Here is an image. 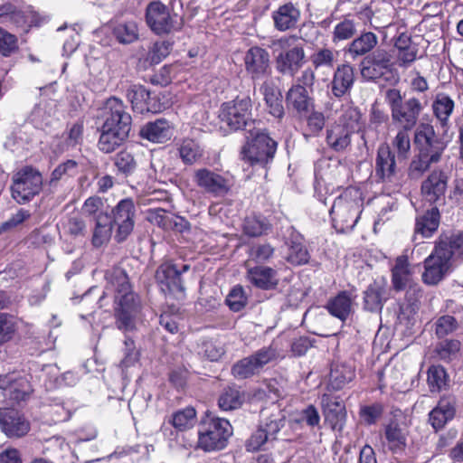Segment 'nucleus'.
I'll return each mask as SVG.
<instances>
[{
	"label": "nucleus",
	"mask_w": 463,
	"mask_h": 463,
	"mask_svg": "<svg viewBox=\"0 0 463 463\" xmlns=\"http://www.w3.org/2000/svg\"><path fill=\"white\" fill-rule=\"evenodd\" d=\"M103 123L99 128L98 147L106 154L114 152L128 137L131 116L126 111L122 100L116 97L107 99L104 106Z\"/></svg>",
	"instance_id": "1"
},
{
	"label": "nucleus",
	"mask_w": 463,
	"mask_h": 463,
	"mask_svg": "<svg viewBox=\"0 0 463 463\" xmlns=\"http://www.w3.org/2000/svg\"><path fill=\"white\" fill-rule=\"evenodd\" d=\"M414 143L417 154L412 157L408 175L412 179H418L429 170L432 164L440 161L446 148V143L439 138L430 124H422L415 132Z\"/></svg>",
	"instance_id": "2"
},
{
	"label": "nucleus",
	"mask_w": 463,
	"mask_h": 463,
	"mask_svg": "<svg viewBox=\"0 0 463 463\" xmlns=\"http://www.w3.org/2000/svg\"><path fill=\"white\" fill-rule=\"evenodd\" d=\"M106 292H113L117 304V326L119 329L128 330L132 326V313L136 311L139 302L137 301L128 283L124 269L113 268L106 273Z\"/></svg>",
	"instance_id": "3"
},
{
	"label": "nucleus",
	"mask_w": 463,
	"mask_h": 463,
	"mask_svg": "<svg viewBox=\"0 0 463 463\" xmlns=\"http://www.w3.org/2000/svg\"><path fill=\"white\" fill-rule=\"evenodd\" d=\"M363 211V199L356 188H346L334 202L330 210L333 226L337 232L353 231Z\"/></svg>",
	"instance_id": "4"
},
{
	"label": "nucleus",
	"mask_w": 463,
	"mask_h": 463,
	"mask_svg": "<svg viewBox=\"0 0 463 463\" xmlns=\"http://www.w3.org/2000/svg\"><path fill=\"white\" fill-rule=\"evenodd\" d=\"M384 100L391 110L392 121L400 128H414L424 107L415 97L403 100L399 89L389 88L384 91Z\"/></svg>",
	"instance_id": "5"
},
{
	"label": "nucleus",
	"mask_w": 463,
	"mask_h": 463,
	"mask_svg": "<svg viewBox=\"0 0 463 463\" xmlns=\"http://www.w3.org/2000/svg\"><path fill=\"white\" fill-rule=\"evenodd\" d=\"M298 37L295 34L284 35L272 40L269 47L286 50L275 59L276 70L288 76H295L306 62V52L302 45H294Z\"/></svg>",
	"instance_id": "6"
},
{
	"label": "nucleus",
	"mask_w": 463,
	"mask_h": 463,
	"mask_svg": "<svg viewBox=\"0 0 463 463\" xmlns=\"http://www.w3.org/2000/svg\"><path fill=\"white\" fill-rule=\"evenodd\" d=\"M247 143L241 148V158L250 165H266L270 162L277 150V143L260 128H249Z\"/></svg>",
	"instance_id": "7"
},
{
	"label": "nucleus",
	"mask_w": 463,
	"mask_h": 463,
	"mask_svg": "<svg viewBox=\"0 0 463 463\" xmlns=\"http://www.w3.org/2000/svg\"><path fill=\"white\" fill-rule=\"evenodd\" d=\"M219 118L231 130L237 131L254 128L252 119V102L249 96L237 97L222 105Z\"/></svg>",
	"instance_id": "8"
},
{
	"label": "nucleus",
	"mask_w": 463,
	"mask_h": 463,
	"mask_svg": "<svg viewBox=\"0 0 463 463\" xmlns=\"http://www.w3.org/2000/svg\"><path fill=\"white\" fill-rule=\"evenodd\" d=\"M232 434L229 420L213 418L205 421L198 431V446L204 451L220 450L226 447L228 439Z\"/></svg>",
	"instance_id": "9"
},
{
	"label": "nucleus",
	"mask_w": 463,
	"mask_h": 463,
	"mask_svg": "<svg viewBox=\"0 0 463 463\" xmlns=\"http://www.w3.org/2000/svg\"><path fill=\"white\" fill-rule=\"evenodd\" d=\"M43 184L42 174L32 166H25L13 177L12 196L18 203H25L40 194Z\"/></svg>",
	"instance_id": "10"
},
{
	"label": "nucleus",
	"mask_w": 463,
	"mask_h": 463,
	"mask_svg": "<svg viewBox=\"0 0 463 463\" xmlns=\"http://www.w3.org/2000/svg\"><path fill=\"white\" fill-rule=\"evenodd\" d=\"M394 62L390 51L377 48L361 62V75L366 80L375 81L392 72Z\"/></svg>",
	"instance_id": "11"
},
{
	"label": "nucleus",
	"mask_w": 463,
	"mask_h": 463,
	"mask_svg": "<svg viewBox=\"0 0 463 463\" xmlns=\"http://www.w3.org/2000/svg\"><path fill=\"white\" fill-rule=\"evenodd\" d=\"M276 355V349L272 346L263 347L234 364L232 373L237 379L251 377L258 373L264 365L275 359Z\"/></svg>",
	"instance_id": "12"
},
{
	"label": "nucleus",
	"mask_w": 463,
	"mask_h": 463,
	"mask_svg": "<svg viewBox=\"0 0 463 463\" xmlns=\"http://www.w3.org/2000/svg\"><path fill=\"white\" fill-rule=\"evenodd\" d=\"M449 252L438 243L433 252L424 260L423 282L437 285L449 270Z\"/></svg>",
	"instance_id": "13"
},
{
	"label": "nucleus",
	"mask_w": 463,
	"mask_h": 463,
	"mask_svg": "<svg viewBox=\"0 0 463 463\" xmlns=\"http://www.w3.org/2000/svg\"><path fill=\"white\" fill-rule=\"evenodd\" d=\"M155 277L165 294L171 295L177 300L184 299L185 288L181 277V271L176 269L175 265L162 264L156 269Z\"/></svg>",
	"instance_id": "14"
},
{
	"label": "nucleus",
	"mask_w": 463,
	"mask_h": 463,
	"mask_svg": "<svg viewBox=\"0 0 463 463\" xmlns=\"http://www.w3.org/2000/svg\"><path fill=\"white\" fill-rule=\"evenodd\" d=\"M243 60L245 71L252 80H262L270 75V57L265 49L252 46L246 52Z\"/></svg>",
	"instance_id": "15"
},
{
	"label": "nucleus",
	"mask_w": 463,
	"mask_h": 463,
	"mask_svg": "<svg viewBox=\"0 0 463 463\" xmlns=\"http://www.w3.org/2000/svg\"><path fill=\"white\" fill-rule=\"evenodd\" d=\"M146 24L158 35L169 33L173 30L181 28L175 26L167 7L160 2H151L146 6Z\"/></svg>",
	"instance_id": "16"
},
{
	"label": "nucleus",
	"mask_w": 463,
	"mask_h": 463,
	"mask_svg": "<svg viewBox=\"0 0 463 463\" xmlns=\"http://www.w3.org/2000/svg\"><path fill=\"white\" fill-rule=\"evenodd\" d=\"M29 420L19 411L0 408V430L10 439H19L30 431Z\"/></svg>",
	"instance_id": "17"
},
{
	"label": "nucleus",
	"mask_w": 463,
	"mask_h": 463,
	"mask_svg": "<svg viewBox=\"0 0 463 463\" xmlns=\"http://www.w3.org/2000/svg\"><path fill=\"white\" fill-rule=\"evenodd\" d=\"M113 222L117 226L116 239L124 241L134 227V203L129 199L121 200L112 211Z\"/></svg>",
	"instance_id": "18"
},
{
	"label": "nucleus",
	"mask_w": 463,
	"mask_h": 463,
	"mask_svg": "<svg viewBox=\"0 0 463 463\" xmlns=\"http://www.w3.org/2000/svg\"><path fill=\"white\" fill-rule=\"evenodd\" d=\"M389 296L384 279H375L363 292V308L371 313H381Z\"/></svg>",
	"instance_id": "19"
},
{
	"label": "nucleus",
	"mask_w": 463,
	"mask_h": 463,
	"mask_svg": "<svg viewBox=\"0 0 463 463\" xmlns=\"http://www.w3.org/2000/svg\"><path fill=\"white\" fill-rule=\"evenodd\" d=\"M0 390L3 395L12 402H19L26 399L32 392L29 382L24 377L14 374H0Z\"/></svg>",
	"instance_id": "20"
},
{
	"label": "nucleus",
	"mask_w": 463,
	"mask_h": 463,
	"mask_svg": "<svg viewBox=\"0 0 463 463\" xmlns=\"http://www.w3.org/2000/svg\"><path fill=\"white\" fill-rule=\"evenodd\" d=\"M455 106L454 99L444 92L437 93L432 101V114L436 119L437 125L442 130L443 135H446L450 128V117L455 110Z\"/></svg>",
	"instance_id": "21"
},
{
	"label": "nucleus",
	"mask_w": 463,
	"mask_h": 463,
	"mask_svg": "<svg viewBox=\"0 0 463 463\" xmlns=\"http://www.w3.org/2000/svg\"><path fill=\"white\" fill-rule=\"evenodd\" d=\"M449 175L443 170L432 171L422 182L421 193L424 198L433 203L443 199L448 187Z\"/></svg>",
	"instance_id": "22"
},
{
	"label": "nucleus",
	"mask_w": 463,
	"mask_h": 463,
	"mask_svg": "<svg viewBox=\"0 0 463 463\" xmlns=\"http://www.w3.org/2000/svg\"><path fill=\"white\" fill-rule=\"evenodd\" d=\"M323 412L326 422L333 430L341 432L345 424L346 411L343 402L325 394L322 397Z\"/></svg>",
	"instance_id": "23"
},
{
	"label": "nucleus",
	"mask_w": 463,
	"mask_h": 463,
	"mask_svg": "<svg viewBox=\"0 0 463 463\" xmlns=\"http://www.w3.org/2000/svg\"><path fill=\"white\" fill-rule=\"evenodd\" d=\"M355 81L354 68L350 63H343L336 67L330 83L331 93L340 99L351 92Z\"/></svg>",
	"instance_id": "24"
},
{
	"label": "nucleus",
	"mask_w": 463,
	"mask_h": 463,
	"mask_svg": "<svg viewBox=\"0 0 463 463\" xmlns=\"http://www.w3.org/2000/svg\"><path fill=\"white\" fill-rule=\"evenodd\" d=\"M456 414V400L451 396L439 399L437 405L429 413V423L437 432L441 430Z\"/></svg>",
	"instance_id": "25"
},
{
	"label": "nucleus",
	"mask_w": 463,
	"mask_h": 463,
	"mask_svg": "<svg viewBox=\"0 0 463 463\" xmlns=\"http://www.w3.org/2000/svg\"><path fill=\"white\" fill-rule=\"evenodd\" d=\"M396 156L387 143L379 146L375 159V175L383 182H391L395 175Z\"/></svg>",
	"instance_id": "26"
},
{
	"label": "nucleus",
	"mask_w": 463,
	"mask_h": 463,
	"mask_svg": "<svg viewBox=\"0 0 463 463\" xmlns=\"http://www.w3.org/2000/svg\"><path fill=\"white\" fill-rule=\"evenodd\" d=\"M194 178L197 185L206 193L222 195L229 191L228 181L221 175L206 168L197 170Z\"/></svg>",
	"instance_id": "27"
},
{
	"label": "nucleus",
	"mask_w": 463,
	"mask_h": 463,
	"mask_svg": "<svg viewBox=\"0 0 463 463\" xmlns=\"http://www.w3.org/2000/svg\"><path fill=\"white\" fill-rule=\"evenodd\" d=\"M300 16V10L291 2L279 5L271 14L274 28L279 32L296 28Z\"/></svg>",
	"instance_id": "28"
},
{
	"label": "nucleus",
	"mask_w": 463,
	"mask_h": 463,
	"mask_svg": "<svg viewBox=\"0 0 463 463\" xmlns=\"http://www.w3.org/2000/svg\"><path fill=\"white\" fill-rule=\"evenodd\" d=\"M439 211L437 207H432L418 215L415 219L413 241L431 237L439 228Z\"/></svg>",
	"instance_id": "29"
},
{
	"label": "nucleus",
	"mask_w": 463,
	"mask_h": 463,
	"mask_svg": "<svg viewBox=\"0 0 463 463\" xmlns=\"http://www.w3.org/2000/svg\"><path fill=\"white\" fill-rule=\"evenodd\" d=\"M290 233L287 241L288 252L287 260L293 265L307 264L310 259V254L304 245L303 236L293 227L289 228Z\"/></svg>",
	"instance_id": "30"
},
{
	"label": "nucleus",
	"mask_w": 463,
	"mask_h": 463,
	"mask_svg": "<svg viewBox=\"0 0 463 463\" xmlns=\"http://www.w3.org/2000/svg\"><path fill=\"white\" fill-rule=\"evenodd\" d=\"M378 44V36L373 32H363L360 35L352 40L345 49L353 60L367 56L374 51Z\"/></svg>",
	"instance_id": "31"
},
{
	"label": "nucleus",
	"mask_w": 463,
	"mask_h": 463,
	"mask_svg": "<svg viewBox=\"0 0 463 463\" xmlns=\"http://www.w3.org/2000/svg\"><path fill=\"white\" fill-rule=\"evenodd\" d=\"M286 100L301 117L307 116L313 105L312 98L302 85H292L286 94Z\"/></svg>",
	"instance_id": "32"
},
{
	"label": "nucleus",
	"mask_w": 463,
	"mask_h": 463,
	"mask_svg": "<svg viewBox=\"0 0 463 463\" xmlns=\"http://www.w3.org/2000/svg\"><path fill=\"white\" fill-rule=\"evenodd\" d=\"M276 270L269 267L257 266L248 269L247 277L255 287L269 290L275 288L278 285Z\"/></svg>",
	"instance_id": "33"
},
{
	"label": "nucleus",
	"mask_w": 463,
	"mask_h": 463,
	"mask_svg": "<svg viewBox=\"0 0 463 463\" xmlns=\"http://www.w3.org/2000/svg\"><path fill=\"white\" fill-rule=\"evenodd\" d=\"M264 97L269 113L277 118H281L285 112L282 104V95L271 81L265 80L260 87Z\"/></svg>",
	"instance_id": "34"
},
{
	"label": "nucleus",
	"mask_w": 463,
	"mask_h": 463,
	"mask_svg": "<svg viewBox=\"0 0 463 463\" xmlns=\"http://www.w3.org/2000/svg\"><path fill=\"white\" fill-rule=\"evenodd\" d=\"M411 280V270L407 257L400 256L396 259L392 269V284L396 291L404 290Z\"/></svg>",
	"instance_id": "35"
},
{
	"label": "nucleus",
	"mask_w": 463,
	"mask_h": 463,
	"mask_svg": "<svg viewBox=\"0 0 463 463\" xmlns=\"http://www.w3.org/2000/svg\"><path fill=\"white\" fill-rule=\"evenodd\" d=\"M389 449L394 454H402L407 447V437L398 422L391 421L384 430Z\"/></svg>",
	"instance_id": "36"
},
{
	"label": "nucleus",
	"mask_w": 463,
	"mask_h": 463,
	"mask_svg": "<svg viewBox=\"0 0 463 463\" xmlns=\"http://www.w3.org/2000/svg\"><path fill=\"white\" fill-rule=\"evenodd\" d=\"M172 137L170 123L163 118L146 123V139L154 143H164Z\"/></svg>",
	"instance_id": "37"
},
{
	"label": "nucleus",
	"mask_w": 463,
	"mask_h": 463,
	"mask_svg": "<svg viewBox=\"0 0 463 463\" xmlns=\"http://www.w3.org/2000/svg\"><path fill=\"white\" fill-rule=\"evenodd\" d=\"M326 308L332 316L345 321L352 310V298L349 292L341 291L327 303Z\"/></svg>",
	"instance_id": "38"
},
{
	"label": "nucleus",
	"mask_w": 463,
	"mask_h": 463,
	"mask_svg": "<svg viewBox=\"0 0 463 463\" xmlns=\"http://www.w3.org/2000/svg\"><path fill=\"white\" fill-rule=\"evenodd\" d=\"M345 127L335 125L326 132V143L335 152L344 151L351 144V135Z\"/></svg>",
	"instance_id": "39"
},
{
	"label": "nucleus",
	"mask_w": 463,
	"mask_h": 463,
	"mask_svg": "<svg viewBox=\"0 0 463 463\" xmlns=\"http://www.w3.org/2000/svg\"><path fill=\"white\" fill-rule=\"evenodd\" d=\"M337 60V52L330 48H319L310 55L311 65L316 71L334 69Z\"/></svg>",
	"instance_id": "40"
},
{
	"label": "nucleus",
	"mask_w": 463,
	"mask_h": 463,
	"mask_svg": "<svg viewBox=\"0 0 463 463\" xmlns=\"http://www.w3.org/2000/svg\"><path fill=\"white\" fill-rule=\"evenodd\" d=\"M354 378V370L345 364L332 365L329 382L333 389L340 390Z\"/></svg>",
	"instance_id": "41"
},
{
	"label": "nucleus",
	"mask_w": 463,
	"mask_h": 463,
	"mask_svg": "<svg viewBox=\"0 0 463 463\" xmlns=\"http://www.w3.org/2000/svg\"><path fill=\"white\" fill-rule=\"evenodd\" d=\"M169 422L175 430L184 431L196 423V411L191 406L178 410L172 414Z\"/></svg>",
	"instance_id": "42"
},
{
	"label": "nucleus",
	"mask_w": 463,
	"mask_h": 463,
	"mask_svg": "<svg viewBox=\"0 0 463 463\" xmlns=\"http://www.w3.org/2000/svg\"><path fill=\"white\" fill-rule=\"evenodd\" d=\"M271 230V224L263 216L251 215L245 218L243 232L250 237H259L268 234Z\"/></svg>",
	"instance_id": "43"
},
{
	"label": "nucleus",
	"mask_w": 463,
	"mask_h": 463,
	"mask_svg": "<svg viewBox=\"0 0 463 463\" xmlns=\"http://www.w3.org/2000/svg\"><path fill=\"white\" fill-rule=\"evenodd\" d=\"M243 402L244 393L235 386L224 389L218 400L219 406L223 411L238 409Z\"/></svg>",
	"instance_id": "44"
},
{
	"label": "nucleus",
	"mask_w": 463,
	"mask_h": 463,
	"mask_svg": "<svg viewBox=\"0 0 463 463\" xmlns=\"http://www.w3.org/2000/svg\"><path fill=\"white\" fill-rule=\"evenodd\" d=\"M412 128H400L396 136L392 140V146L396 151L398 160H405L411 151L410 131Z\"/></svg>",
	"instance_id": "45"
},
{
	"label": "nucleus",
	"mask_w": 463,
	"mask_h": 463,
	"mask_svg": "<svg viewBox=\"0 0 463 463\" xmlns=\"http://www.w3.org/2000/svg\"><path fill=\"white\" fill-rule=\"evenodd\" d=\"M461 344L456 339H447L437 344L436 356L444 362H451L458 356Z\"/></svg>",
	"instance_id": "46"
},
{
	"label": "nucleus",
	"mask_w": 463,
	"mask_h": 463,
	"mask_svg": "<svg viewBox=\"0 0 463 463\" xmlns=\"http://www.w3.org/2000/svg\"><path fill=\"white\" fill-rule=\"evenodd\" d=\"M361 118L360 110L355 107L349 106L343 111L337 125L345 127L351 133L358 132L362 128Z\"/></svg>",
	"instance_id": "47"
},
{
	"label": "nucleus",
	"mask_w": 463,
	"mask_h": 463,
	"mask_svg": "<svg viewBox=\"0 0 463 463\" xmlns=\"http://www.w3.org/2000/svg\"><path fill=\"white\" fill-rule=\"evenodd\" d=\"M78 174V163L75 160L68 159L60 164L52 172L49 184L55 186L60 180H64Z\"/></svg>",
	"instance_id": "48"
},
{
	"label": "nucleus",
	"mask_w": 463,
	"mask_h": 463,
	"mask_svg": "<svg viewBox=\"0 0 463 463\" xmlns=\"http://www.w3.org/2000/svg\"><path fill=\"white\" fill-rule=\"evenodd\" d=\"M112 32L120 43H131L137 39V24L133 22L118 23L113 25Z\"/></svg>",
	"instance_id": "49"
},
{
	"label": "nucleus",
	"mask_w": 463,
	"mask_h": 463,
	"mask_svg": "<svg viewBox=\"0 0 463 463\" xmlns=\"http://www.w3.org/2000/svg\"><path fill=\"white\" fill-rule=\"evenodd\" d=\"M428 384L430 392H439L447 386L449 375L441 365H431L428 369Z\"/></svg>",
	"instance_id": "50"
},
{
	"label": "nucleus",
	"mask_w": 463,
	"mask_h": 463,
	"mask_svg": "<svg viewBox=\"0 0 463 463\" xmlns=\"http://www.w3.org/2000/svg\"><path fill=\"white\" fill-rule=\"evenodd\" d=\"M355 33V22L352 19L345 18L335 26L332 33V42L336 44L340 42L350 40Z\"/></svg>",
	"instance_id": "51"
},
{
	"label": "nucleus",
	"mask_w": 463,
	"mask_h": 463,
	"mask_svg": "<svg viewBox=\"0 0 463 463\" xmlns=\"http://www.w3.org/2000/svg\"><path fill=\"white\" fill-rule=\"evenodd\" d=\"M179 155L183 162L188 165L195 163L203 156L199 145L193 139H184L182 142Z\"/></svg>",
	"instance_id": "52"
},
{
	"label": "nucleus",
	"mask_w": 463,
	"mask_h": 463,
	"mask_svg": "<svg viewBox=\"0 0 463 463\" xmlns=\"http://www.w3.org/2000/svg\"><path fill=\"white\" fill-rule=\"evenodd\" d=\"M16 328V317L7 313H0V345L13 338Z\"/></svg>",
	"instance_id": "53"
},
{
	"label": "nucleus",
	"mask_w": 463,
	"mask_h": 463,
	"mask_svg": "<svg viewBox=\"0 0 463 463\" xmlns=\"http://www.w3.org/2000/svg\"><path fill=\"white\" fill-rule=\"evenodd\" d=\"M286 418L280 412L271 414L260 427L264 430L271 441L278 439V433L285 426Z\"/></svg>",
	"instance_id": "54"
},
{
	"label": "nucleus",
	"mask_w": 463,
	"mask_h": 463,
	"mask_svg": "<svg viewBox=\"0 0 463 463\" xmlns=\"http://www.w3.org/2000/svg\"><path fill=\"white\" fill-rule=\"evenodd\" d=\"M439 244L442 248L447 249V251L449 252L450 260L453 257L463 259V232L441 240Z\"/></svg>",
	"instance_id": "55"
},
{
	"label": "nucleus",
	"mask_w": 463,
	"mask_h": 463,
	"mask_svg": "<svg viewBox=\"0 0 463 463\" xmlns=\"http://www.w3.org/2000/svg\"><path fill=\"white\" fill-rule=\"evenodd\" d=\"M274 253L275 248L269 243H258L250 248L249 256L256 263H265L273 257Z\"/></svg>",
	"instance_id": "56"
},
{
	"label": "nucleus",
	"mask_w": 463,
	"mask_h": 463,
	"mask_svg": "<svg viewBox=\"0 0 463 463\" xmlns=\"http://www.w3.org/2000/svg\"><path fill=\"white\" fill-rule=\"evenodd\" d=\"M435 334L439 338H443L457 330L458 324L452 316L445 315L439 317L435 324Z\"/></svg>",
	"instance_id": "57"
},
{
	"label": "nucleus",
	"mask_w": 463,
	"mask_h": 463,
	"mask_svg": "<svg viewBox=\"0 0 463 463\" xmlns=\"http://www.w3.org/2000/svg\"><path fill=\"white\" fill-rule=\"evenodd\" d=\"M18 50V40L14 34L0 27V54L9 57Z\"/></svg>",
	"instance_id": "58"
},
{
	"label": "nucleus",
	"mask_w": 463,
	"mask_h": 463,
	"mask_svg": "<svg viewBox=\"0 0 463 463\" xmlns=\"http://www.w3.org/2000/svg\"><path fill=\"white\" fill-rule=\"evenodd\" d=\"M226 304L234 312L241 311L247 304V298L241 286H235L232 288L226 298Z\"/></svg>",
	"instance_id": "59"
},
{
	"label": "nucleus",
	"mask_w": 463,
	"mask_h": 463,
	"mask_svg": "<svg viewBox=\"0 0 463 463\" xmlns=\"http://www.w3.org/2000/svg\"><path fill=\"white\" fill-rule=\"evenodd\" d=\"M128 98L135 112L143 114L145 111V88L142 85H133L128 90Z\"/></svg>",
	"instance_id": "60"
},
{
	"label": "nucleus",
	"mask_w": 463,
	"mask_h": 463,
	"mask_svg": "<svg viewBox=\"0 0 463 463\" xmlns=\"http://www.w3.org/2000/svg\"><path fill=\"white\" fill-rule=\"evenodd\" d=\"M383 411V405L380 402L364 405L360 409V417L366 424L372 425L381 418Z\"/></svg>",
	"instance_id": "61"
},
{
	"label": "nucleus",
	"mask_w": 463,
	"mask_h": 463,
	"mask_svg": "<svg viewBox=\"0 0 463 463\" xmlns=\"http://www.w3.org/2000/svg\"><path fill=\"white\" fill-rule=\"evenodd\" d=\"M146 220L156 223L159 227L168 229L172 227L169 215L162 208L150 207L146 209Z\"/></svg>",
	"instance_id": "62"
},
{
	"label": "nucleus",
	"mask_w": 463,
	"mask_h": 463,
	"mask_svg": "<svg viewBox=\"0 0 463 463\" xmlns=\"http://www.w3.org/2000/svg\"><path fill=\"white\" fill-rule=\"evenodd\" d=\"M173 48V43L169 41L156 42L150 52L151 63L157 64L169 55Z\"/></svg>",
	"instance_id": "63"
},
{
	"label": "nucleus",
	"mask_w": 463,
	"mask_h": 463,
	"mask_svg": "<svg viewBox=\"0 0 463 463\" xmlns=\"http://www.w3.org/2000/svg\"><path fill=\"white\" fill-rule=\"evenodd\" d=\"M418 52L417 43L398 51L399 66L402 68L410 67L418 58H421V56H418Z\"/></svg>",
	"instance_id": "64"
}]
</instances>
